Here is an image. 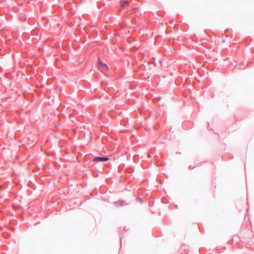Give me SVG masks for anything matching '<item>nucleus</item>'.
Listing matches in <instances>:
<instances>
[{"label":"nucleus","mask_w":254,"mask_h":254,"mask_svg":"<svg viewBox=\"0 0 254 254\" xmlns=\"http://www.w3.org/2000/svg\"><path fill=\"white\" fill-rule=\"evenodd\" d=\"M108 160H109V158L107 157H96L93 159V161L95 163H98L99 162H104Z\"/></svg>","instance_id":"f257e3e1"},{"label":"nucleus","mask_w":254,"mask_h":254,"mask_svg":"<svg viewBox=\"0 0 254 254\" xmlns=\"http://www.w3.org/2000/svg\"><path fill=\"white\" fill-rule=\"evenodd\" d=\"M98 66L99 68L102 71L107 70L108 68V66L105 64L101 62V61H99Z\"/></svg>","instance_id":"f03ea898"},{"label":"nucleus","mask_w":254,"mask_h":254,"mask_svg":"<svg viewBox=\"0 0 254 254\" xmlns=\"http://www.w3.org/2000/svg\"><path fill=\"white\" fill-rule=\"evenodd\" d=\"M121 4L123 7H125L126 6L128 5V3L127 1H121Z\"/></svg>","instance_id":"7ed1b4c3"}]
</instances>
